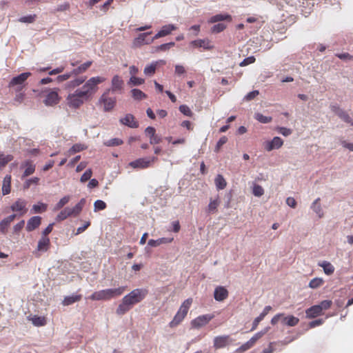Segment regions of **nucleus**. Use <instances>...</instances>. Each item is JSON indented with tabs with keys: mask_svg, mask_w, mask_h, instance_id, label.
<instances>
[{
	"mask_svg": "<svg viewBox=\"0 0 353 353\" xmlns=\"http://www.w3.org/2000/svg\"><path fill=\"white\" fill-rule=\"evenodd\" d=\"M13 156L11 154L5 155L3 154L0 158V169L4 168L9 162L12 161Z\"/></svg>",
	"mask_w": 353,
	"mask_h": 353,
	"instance_id": "de8ad7c7",
	"label": "nucleus"
},
{
	"mask_svg": "<svg viewBox=\"0 0 353 353\" xmlns=\"http://www.w3.org/2000/svg\"><path fill=\"white\" fill-rule=\"evenodd\" d=\"M220 203L221 201L219 196H217L215 199L210 198V203L208 205L207 212L210 214L216 213Z\"/></svg>",
	"mask_w": 353,
	"mask_h": 353,
	"instance_id": "b1692460",
	"label": "nucleus"
},
{
	"mask_svg": "<svg viewBox=\"0 0 353 353\" xmlns=\"http://www.w3.org/2000/svg\"><path fill=\"white\" fill-rule=\"evenodd\" d=\"M103 77H94L88 80L83 85L81 94L85 95V99L90 98L98 90L97 85L105 81Z\"/></svg>",
	"mask_w": 353,
	"mask_h": 353,
	"instance_id": "7ed1b4c3",
	"label": "nucleus"
},
{
	"mask_svg": "<svg viewBox=\"0 0 353 353\" xmlns=\"http://www.w3.org/2000/svg\"><path fill=\"white\" fill-rule=\"evenodd\" d=\"M318 265L323 268L325 274L327 275H331L334 272V267L331 264V263L327 261L319 262Z\"/></svg>",
	"mask_w": 353,
	"mask_h": 353,
	"instance_id": "c85d7f7f",
	"label": "nucleus"
},
{
	"mask_svg": "<svg viewBox=\"0 0 353 353\" xmlns=\"http://www.w3.org/2000/svg\"><path fill=\"white\" fill-rule=\"evenodd\" d=\"M177 27L172 24L163 26L153 37V39H158L161 37L169 35L173 30H176Z\"/></svg>",
	"mask_w": 353,
	"mask_h": 353,
	"instance_id": "a211bd4d",
	"label": "nucleus"
},
{
	"mask_svg": "<svg viewBox=\"0 0 353 353\" xmlns=\"http://www.w3.org/2000/svg\"><path fill=\"white\" fill-rule=\"evenodd\" d=\"M69 216H72L70 208H65L58 214L56 217V220L57 221H61L66 219Z\"/></svg>",
	"mask_w": 353,
	"mask_h": 353,
	"instance_id": "ea45409f",
	"label": "nucleus"
},
{
	"mask_svg": "<svg viewBox=\"0 0 353 353\" xmlns=\"http://www.w3.org/2000/svg\"><path fill=\"white\" fill-rule=\"evenodd\" d=\"M269 330L268 327L256 333L248 341L252 347H253L256 341L259 340L263 335H265Z\"/></svg>",
	"mask_w": 353,
	"mask_h": 353,
	"instance_id": "58836bf2",
	"label": "nucleus"
},
{
	"mask_svg": "<svg viewBox=\"0 0 353 353\" xmlns=\"http://www.w3.org/2000/svg\"><path fill=\"white\" fill-rule=\"evenodd\" d=\"M124 82L119 75H114L112 79L111 90L112 92H121L123 89Z\"/></svg>",
	"mask_w": 353,
	"mask_h": 353,
	"instance_id": "5701e85b",
	"label": "nucleus"
},
{
	"mask_svg": "<svg viewBox=\"0 0 353 353\" xmlns=\"http://www.w3.org/2000/svg\"><path fill=\"white\" fill-rule=\"evenodd\" d=\"M11 191V176L6 175L3 181L2 193L3 195L8 194Z\"/></svg>",
	"mask_w": 353,
	"mask_h": 353,
	"instance_id": "c756f323",
	"label": "nucleus"
},
{
	"mask_svg": "<svg viewBox=\"0 0 353 353\" xmlns=\"http://www.w3.org/2000/svg\"><path fill=\"white\" fill-rule=\"evenodd\" d=\"M214 183L218 190H223L227 186V182L221 174H218L216 176Z\"/></svg>",
	"mask_w": 353,
	"mask_h": 353,
	"instance_id": "f704fd0d",
	"label": "nucleus"
},
{
	"mask_svg": "<svg viewBox=\"0 0 353 353\" xmlns=\"http://www.w3.org/2000/svg\"><path fill=\"white\" fill-rule=\"evenodd\" d=\"M148 294V290L146 288H137L124 296L121 303L117 308L116 312L118 315H123L130 311L132 307L141 302Z\"/></svg>",
	"mask_w": 353,
	"mask_h": 353,
	"instance_id": "f257e3e1",
	"label": "nucleus"
},
{
	"mask_svg": "<svg viewBox=\"0 0 353 353\" xmlns=\"http://www.w3.org/2000/svg\"><path fill=\"white\" fill-rule=\"evenodd\" d=\"M50 246V241L48 236H41L39 239L36 251L34 252L37 257L40 256L39 252H47Z\"/></svg>",
	"mask_w": 353,
	"mask_h": 353,
	"instance_id": "ddd939ff",
	"label": "nucleus"
},
{
	"mask_svg": "<svg viewBox=\"0 0 353 353\" xmlns=\"http://www.w3.org/2000/svg\"><path fill=\"white\" fill-rule=\"evenodd\" d=\"M228 291L223 286H218L215 288L214 297L217 301H223L228 296Z\"/></svg>",
	"mask_w": 353,
	"mask_h": 353,
	"instance_id": "412c9836",
	"label": "nucleus"
},
{
	"mask_svg": "<svg viewBox=\"0 0 353 353\" xmlns=\"http://www.w3.org/2000/svg\"><path fill=\"white\" fill-rule=\"evenodd\" d=\"M337 116L346 123H352V119L350 115L343 110L339 111V113L337 114Z\"/></svg>",
	"mask_w": 353,
	"mask_h": 353,
	"instance_id": "13d9d810",
	"label": "nucleus"
},
{
	"mask_svg": "<svg viewBox=\"0 0 353 353\" xmlns=\"http://www.w3.org/2000/svg\"><path fill=\"white\" fill-rule=\"evenodd\" d=\"M86 149V146L83 144L76 143L72 146V148L68 151V155L74 154L77 152H81Z\"/></svg>",
	"mask_w": 353,
	"mask_h": 353,
	"instance_id": "37998d69",
	"label": "nucleus"
},
{
	"mask_svg": "<svg viewBox=\"0 0 353 353\" xmlns=\"http://www.w3.org/2000/svg\"><path fill=\"white\" fill-rule=\"evenodd\" d=\"M252 193L256 196H261L264 194V190L261 185L255 184L253 187Z\"/></svg>",
	"mask_w": 353,
	"mask_h": 353,
	"instance_id": "bf43d9fd",
	"label": "nucleus"
},
{
	"mask_svg": "<svg viewBox=\"0 0 353 353\" xmlns=\"http://www.w3.org/2000/svg\"><path fill=\"white\" fill-rule=\"evenodd\" d=\"M158 63V61H155L145 66L143 71L144 74L147 76H152L156 72Z\"/></svg>",
	"mask_w": 353,
	"mask_h": 353,
	"instance_id": "a19ab883",
	"label": "nucleus"
},
{
	"mask_svg": "<svg viewBox=\"0 0 353 353\" xmlns=\"http://www.w3.org/2000/svg\"><path fill=\"white\" fill-rule=\"evenodd\" d=\"M92 174V171L91 169L87 170L81 176L80 181L82 183H85L87 181L90 180Z\"/></svg>",
	"mask_w": 353,
	"mask_h": 353,
	"instance_id": "e2e57ef3",
	"label": "nucleus"
},
{
	"mask_svg": "<svg viewBox=\"0 0 353 353\" xmlns=\"http://www.w3.org/2000/svg\"><path fill=\"white\" fill-rule=\"evenodd\" d=\"M226 28V26L223 23H218L212 26V32L213 33H219L223 31Z\"/></svg>",
	"mask_w": 353,
	"mask_h": 353,
	"instance_id": "0e129e2a",
	"label": "nucleus"
},
{
	"mask_svg": "<svg viewBox=\"0 0 353 353\" xmlns=\"http://www.w3.org/2000/svg\"><path fill=\"white\" fill-rule=\"evenodd\" d=\"M82 298V296L81 294H75L72 296H65L63 301L62 304L63 305H70L73 304L75 302L79 301Z\"/></svg>",
	"mask_w": 353,
	"mask_h": 353,
	"instance_id": "2f4dec72",
	"label": "nucleus"
},
{
	"mask_svg": "<svg viewBox=\"0 0 353 353\" xmlns=\"http://www.w3.org/2000/svg\"><path fill=\"white\" fill-rule=\"evenodd\" d=\"M37 18L36 14H30L21 17L19 21L22 23H33Z\"/></svg>",
	"mask_w": 353,
	"mask_h": 353,
	"instance_id": "4d7b16f0",
	"label": "nucleus"
},
{
	"mask_svg": "<svg viewBox=\"0 0 353 353\" xmlns=\"http://www.w3.org/2000/svg\"><path fill=\"white\" fill-rule=\"evenodd\" d=\"M174 42H170L167 43L161 44L156 48V52L158 51H167L170 50L172 47L174 46Z\"/></svg>",
	"mask_w": 353,
	"mask_h": 353,
	"instance_id": "6e6d98bb",
	"label": "nucleus"
},
{
	"mask_svg": "<svg viewBox=\"0 0 353 353\" xmlns=\"http://www.w3.org/2000/svg\"><path fill=\"white\" fill-rule=\"evenodd\" d=\"M107 207L106 203L102 200H97L94 203V210L97 212L99 210H103Z\"/></svg>",
	"mask_w": 353,
	"mask_h": 353,
	"instance_id": "5fc2aeb1",
	"label": "nucleus"
},
{
	"mask_svg": "<svg viewBox=\"0 0 353 353\" xmlns=\"http://www.w3.org/2000/svg\"><path fill=\"white\" fill-rule=\"evenodd\" d=\"M179 109L182 114L187 117H192L193 116V112L187 105H181Z\"/></svg>",
	"mask_w": 353,
	"mask_h": 353,
	"instance_id": "864d4df0",
	"label": "nucleus"
},
{
	"mask_svg": "<svg viewBox=\"0 0 353 353\" xmlns=\"http://www.w3.org/2000/svg\"><path fill=\"white\" fill-rule=\"evenodd\" d=\"M214 317V316L210 314L199 316L191 321V325L193 328H201L206 325Z\"/></svg>",
	"mask_w": 353,
	"mask_h": 353,
	"instance_id": "9b49d317",
	"label": "nucleus"
},
{
	"mask_svg": "<svg viewBox=\"0 0 353 353\" xmlns=\"http://www.w3.org/2000/svg\"><path fill=\"white\" fill-rule=\"evenodd\" d=\"M152 34V32H144L139 34V36L134 39L133 41V45L134 47H140L144 44H150L152 43L155 39H146L148 35Z\"/></svg>",
	"mask_w": 353,
	"mask_h": 353,
	"instance_id": "2eb2a0df",
	"label": "nucleus"
},
{
	"mask_svg": "<svg viewBox=\"0 0 353 353\" xmlns=\"http://www.w3.org/2000/svg\"><path fill=\"white\" fill-rule=\"evenodd\" d=\"M125 286H121L117 288H108L93 292L89 299L92 301H109L121 296L125 291Z\"/></svg>",
	"mask_w": 353,
	"mask_h": 353,
	"instance_id": "f03ea898",
	"label": "nucleus"
},
{
	"mask_svg": "<svg viewBox=\"0 0 353 353\" xmlns=\"http://www.w3.org/2000/svg\"><path fill=\"white\" fill-rule=\"evenodd\" d=\"M39 181V178H38V177H34L32 179H28L25 182V183L23 185V188L28 189L30 187L32 183L37 185Z\"/></svg>",
	"mask_w": 353,
	"mask_h": 353,
	"instance_id": "338daca9",
	"label": "nucleus"
},
{
	"mask_svg": "<svg viewBox=\"0 0 353 353\" xmlns=\"http://www.w3.org/2000/svg\"><path fill=\"white\" fill-rule=\"evenodd\" d=\"M254 118L262 123H268L272 121V118L271 117L264 116L261 113H256Z\"/></svg>",
	"mask_w": 353,
	"mask_h": 353,
	"instance_id": "8fccbe9b",
	"label": "nucleus"
},
{
	"mask_svg": "<svg viewBox=\"0 0 353 353\" xmlns=\"http://www.w3.org/2000/svg\"><path fill=\"white\" fill-rule=\"evenodd\" d=\"M173 240H174L173 238H165V237L160 238L157 240L150 239L148 241V245L151 247H157L161 244L170 243L172 242Z\"/></svg>",
	"mask_w": 353,
	"mask_h": 353,
	"instance_id": "bb28decb",
	"label": "nucleus"
},
{
	"mask_svg": "<svg viewBox=\"0 0 353 353\" xmlns=\"http://www.w3.org/2000/svg\"><path fill=\"white\" fill-rule=\"evenodd\" d=\"M70 8V5L68 2H65L62 4L59 5L54 10V12H61L68 10Z\"/></svg>",
	"mask_w": 353,
	"mask_h": 353,
	"instance_id": "052dcab7",
	"label": "nucleus"
},
{
	"mask_svg": "<svg viewBox=\"0 0 353 353\" xmlns=\"http://www.w3.org/2000/svg\"><path fill=\"white\" fill-rule=\"evenodd\" d=\"M232 21V17H231V15H230L228 14H216L214 16H212L210 19L209 22L213 23H216V22H218V21Z\"/></svg>",
	"mask_w": 353,
	"mask_h": 353,
	"instance_id": "7c9ffc66",
	"label": "nucleus"
},
{
	"mask_svg": "<svg viewBox=\"0 0 353 353\" xmlns=\"http://www.w3.org/2000/svg\"><path fill=\"white\" fill-rule=\"evenodd\" d=\"M157 157L139 158L129 163V166L134 169H145L150 167L152 163L157 161Z\"/></svg>",
	"mask_w": 353,
	"mask_h": 353,
	"instance_id": "0eeeda50",
	"label": "nucleus"
},
{
	"mask_svg": "<svg viewBox=\"0 0 353 353\" xmlns=\"http://www.w3.org/2000/svg\"><path fill=\"white\" fill-rule=\"evenodd\" d=\"M59 89L50 90L46 96L43 102L46 105L53 106L58 104L61 100V97L58 93Z\"/></svg>",
	"mask_w": 353,
	"mask_h": 353,
	"instance_id": "9d476101",
	"label": "nucleus"
},
{
	"mask_svg": "<svg viewBox=\"0 0 353 353\" xmlns=\"http://www.w3.org/2000/svg\"><path fill=\"white\" fill-rule=\"evenodd\" d=\"M269 330L268 327L256 333L248 341L252 347H253L256 341L259 340L263 335H265Z\"/></svg>",
	"mask_w": 353,
	"mask_h": 353,
	"instance_id": "c9c22d12",
	"label": "nucleus"
},
{
	"mask_svg": "<svg viewBox=\"0 0 353 353\" xmlns=\"http://www.w3.org/2000/svg\"><path fill=\"white\" fill-rule=\"evenodd\" d=\"M123 141L119 138L111 139L105 143L108 146H117L123 144Z\"/></svg>",
	"mask_w": 353,
	"mask_h": 353,
	"instance_id": "680f3d73",
	"label": "nucleus"
},
{
	"mask_svg": "<svg viewBox=\"0 0 353 353\" xmlns=\"http://www.w3.org/2000/svg\"><path fill=\"white\" fill-rule=\"evenodd\" d=\"M23 166L26 168L23 174V177H26L32 174L35 171V165L32 163L31 161H26L23 163Z\"/></svg>",
	"mask_w": 353,
	"mask_h": 353,
	"instance_id": "473e14b6",
	"label": "nucleus"
},
{
	"mask_svg": "<svg viewBox=\"0 0 353 353\" xmlns=\"http://www.w3.org/2000/svg\"><path fill=\"white\" fill-rule=\"evenodd\" d=\"M305 313L307 318L312 319L321 315L322 311L320 306L316 305L306 310Z\"/></svg>",
	"mask_w": 353,
	"mask_h": 353,
	"instance_id": "393cba45",
	"label": "nucleus"
},
{
	"mask_svg": "<svg viewBox=\"0 0 353 353\" xmlns=\"http://www.w3.org/2000/svg\"><path fill=\"white\" fill-rule=\"evenodd\" d=\"M320 201V198H317L316 199H315L314 201L311 205V208L318 215L319 218H322L324 216V212L321 208Z\"/></svg>",
	"mask_w": 353,
	"mask_h": 353,
	"instance_id": "a878e982",
	"label": "nucleus"
},
{
	"mask_svg": "<svg viewBox=\"0 0 353 353\" xmlns=\"http://www.w3.org/2000/svg\"><path fill=\"white\" fill-rule=\"evenodd\" d=\"M131 93H132V97L135 100L141 101V100H143V99H145L147 98V94H145L143 92H142L139 89H137V88L132 89L131 90Z\"/></svg>",
	"mask_w": 353,
	"mask_h": 353,
	"instance_id": "79ce46f5",
	"label": "nucleus"
},
{
	"mask_svg": "<svg viewBox=\"0 0 353 353\" xmlns=\"http://www.w3.org/2000/svg\"><path fill=\"white\" fill-rule=\"evenodd\" d=\"M92 62L91 61H88L83 64H81L80 66H79L77 68H74L72 72L73 75H78L79 74H81L84 72H85L92 65Z\"/></svg>",
	"mask_w": 353,
	"mask_h": 353,
	"instance_id": "72a5a7b5",
	"label": "nucleus"
},
{
	"mask_svg": "<svg viewBox=\"0 0 353 353\" xmlns=\"http://www.w3.org/2000/svg\"><path fill=\"white\" fill-rule=\"evenodd\" d=\"M324 283V281L322 278H314L312 279L309 283V287L312 289H316L321 287Z\"/></svg>",
	"mask_w": 353,
	"mask_h": 353,
	"instance_id": "c03bdc74",
	"label": "nucleus"
},
{
	"mask_svg": "<svg viewBox=\"0 0 353 353\" xmlns=\"http://www.w3.org/2000/svg\"><path fill=\"white\" fill-rule=\"evenodd\" d=\"M283 144V140L279 137H275L272 141L265 142L264 143V148L267 151L270 152L274 149L280 148Z\"/></svg>",
	"mask_w": 353,
	"mask_h": 353,
	"instance_id": "dca6fc26",
	"label": "nucleus"
},
{
	"mask_svg": "<svg viewBox=\"0 0 353 353\" xmlns=\"http://www.w3.org/2000/svg\"><path fill=\"white\" fill-rule=\"evenodd\" d=\"M120 123L132 128L139 127L138 121L135 120L134 117L131 114H127L123 118H121Z\"/></svg>",
	"mask_w": 353,
	"mask_h": 353,
	"instance_id": "aec40b11",
	"label": "nucleus"
},
{
	"mask_svg": "<svg viewBox=\"0 0 353 353\" xmlns=\"http://www.w3.org/2000/svg\"><path fill=\"white\" fill-rule=\"evenodd\" d=\"M30 76V72H23L17 77H13L9 83V87L11 88L16 86L17 91L21 90L23 83Z\"/></svg>",
	"mask_w": 353,
	"mask_h": 353,
	"instance_id": "1a4fd4ad",
	"label": "nucleus"
},
{
	"mask_svg": "<svg viewBox=\"0 0 353 353\" xmlns=\"http://www.w3.org/2000/svg\"><path fill=\"white\" fill-rule=\"evenodd\" d=\"M190 44L194 48H203L204 50H211L214 48L212 42L208 39H196L192 41Z\"/></svg>",
	"mask_w": 353,
	"mask_h": 353,
	"instance_id": "6ab92c4d",
	"label": "nucleus"
},
{
	"mask_svg": "<svg viewBox=\"0 0 353 353\" xmlns=\"http://www.w3.org/2000/svg\"><path fill=\"white\" fill-rule=\"evenodd\" d=\"M70 200V196H65L61 198L59 201L55 205L54 208V211H57L61 209L65 205H66Z\"/></svg>",
	"mask_w": 353,
	"mask_h": 353,
	"instance_id": "a18cd8bd",
	"label": "nucleus"
},
{
	"mask_svg": "<svg viewBox=\"0 0 353 353\" xmlns=\"http://www.w3.org/2000/svg\"><path fill=\"white\" fill-rule=\"evenodd\" d=\"M279 321H281L283 325L294 327L299 323V319L293 315L285 316L283 313H279L272 317L271 319V324L275 325Z\"/></svg>",
	"mask_w": 353,
	"mask_h": 353,
	"instance_id": "39448f33",
	"label": "nucleus"
},
{
	"mask_svg": "<svg viewBox=\"0 0 353 353\" xmlns=\"http://www.w3.org/2000/svg\"><path fill=\"white\" fill-rule=\"evenodd\" d=\"M231 341L232 340L229 335L216 336L213 340L214 347L216 350L225 347L230 344Z\"/></svg>",
	"mask_w": 353,
	"mask_h": 353,
	"instance_id": "4468645a",
	"label": "nucleus"
},
{
	"mask_svg": "<svg viewBox=\"0 0 353 353\" xmlns=\"http://www.w3.org/2000/svg\"><path fill=\"white\" fill-rule=\"evenodd\" d=\"M85 77H78L74 79V80L70 81L68 84V87L71 88H74L81 84H82L85 81Z\"/></svg>",
	"mask_w": 353,
	"mask_h": 353,
	"instance_id": "49530a36",
	"label": "nucleus"
},
{
	"mask_svg": "<svg viewBox=\"0 0 353 353\" xmlns=\"http://www.w3.org/2000/svg\"><path fill=\"white\" fill-rule=\"evenodd\" d=\"M17 215L13 214H11L3 219H2L0 222V232L6 234L8 232V228L11 224V223L15 219Z\"/></svg>",
	"mask_w": 353,
	"mask_h": 353,
	"instance_id": "f3484780",
	"label": "nucleus"
},
{
	"mask_svg": "<svg viewBox=\"0 0 353 353\" xmlns=\"http://www.w3.org/2000/svg\"><path fill=\"white\" fill-rule=\"evenodd\" d=\"M10 209L13 212H19L20 216H23L28 212L27 201L21 199H18L10 206Z\"/></svg>",
	"mask_w": 353,
	"mask_h": 353,
	"instance_id": "f8f14e48",
	"label": "nucleus"
},
{
	"mask_svg": "<svg viewBox=\"0 0 353 353\" xmlns=\"http://www.w3.org/2000/svg\"><path fill=\"white\" fill-rule=\"evenodd\" d=\"M192 303V299L191 298L187 299L183 302L173 319L169 323V326L170 327H175L183 321L186 316Z\"/></svg>",
	"mask_w": 353,
	"mask_h": 353,
	"instance_id": "20e7f679",
	"label": "nucleus"
},
{
	"mask_svg": "<svg viewBox=\"0 0 353 353\" xmlns=\"http://www.w3.org/2000/svg\"><path fill=\"white\" fill-rule=\"evenodd\" d=\"M47 210V205L43 203L34 204L32 206V210L34 213L45 212Z\"/></svg>",
	"mask_w": 353,
	"mask_h": 353,
	"instance_id": "3c124183",
	"label": "nucleus"
},
{
	"mask_svg": "<svg viewBox=\"0 0 353 353\" xmlns=\"http://www.w3.org/2000/svg\"><path fill=\"white\" fill-rule=\"evenodd\" d=\"M81 90H77L74 93L68 94L66 100L69 107L72 108H79L84 103L85 95L81 94Z\"/></svg>",
	"mask_w": 353,
	"mask_h": 353,
	"instance_id": "423d86ee",
	"label": "nucleus"
},
{
	"mask_svg": "<svg viewBox=\"0 0 353 353\" xmlns=\"http://www.w3.org/2000/svg\"><path fill=\"white\" fill-rule=\"evenodd\" d=\"M144 82H145V80L143 79L139 78V77L134 76V77H130V79L128 81V84L132 85L133 86H137V85H139L144 83Z\"/></svg>",
	"mask_w": 353,
	"mask_h": 353,
	"instance_id": "603ef678",
	"label": "nucleus"
},
{
	"mask_svg": "<svg viewBox=\"0 0 353 353\" xmlns=\"http://www.w3.org/2000/svg\"><path fill=\"white\" fill-rule=\"evenodd\" d=\"M269 330L268 327L256 333L248 341L252 347H253L256 341L259 340L263 335H265Z\"/></svg>",
	"mask_w": 353,
	"mask_h": 353,
	"instance_id": "e433bc0d",
	"label": "nucleus"
},
{
	"mask_svg": "<svg viewBox=\"0 0 353 353\" xmlns=\"http://www.w3.org/2000/svg\"><path fill=\"white\" fill-rule=\"evenodd\" d=\"M32 322L36 326H43L46 324V320L43 316H34Z\"/></svg>",
	"mask_w": 353,
	"mask_h": 353,
	"instance_id": "09e8293b",
	"label": "nucleus"
},
{
	"mask_svg": "<svg viewBox=\"0 0 353 353\" xmlns=\"http://www.w3.org/2000/svg\"><path fill=\"white\" fill-rule=\"evenodd\" d=\"M41 223V218L39 216L31 217L27 222L26 230L32 232L39 227Z\"/></svg>",
	"mask_w": 353,
	"mask_h": 353,
	"instance_id": "4be33fe9",
	"label": "nucleus"
},
{
	"mask_svg": "<svg viewBox=\"0 0 353 353\" xmlns=\"http://www.w3.org/2000/svg\"><path fill=\"white\" fill-rule=\"evenodd\" d=\"M86 200L85 199H81L78 203L75 205V206L72 208H70V212L72 216H78L81 212L82 211L83 208L85 205Z\"/></svg>",
	"mask_w": 353,
	"mask_h": 353,
	"instance_id": "cd10ccee",
	"label": "nucleus"
},
{
	"mask_svg": "<svg viewBox=\"0 0 353 353\" xmlns=\"http://www.w3.org/2000/svg\"><path fill=\"white\" fill-rule=\"evenodd\" d=\"M110 91V89L106 90L99 99V103L103 104V110L105 112L112 110L116 104V99L114 97H108Z\"/></svg>",
	"mask_w": 353,
	"mask_h": 353,
	"instance_id": "6e6552de",
	"label": "nucleus"
},
{
	"mask_svg": "<svg viewBox=\"0 0 353 353\" xmlns=\"http://www.w3.org/2000/svg\"><path fill=\"white\" fill-rule=\"evenodd\" d=\"M269 330L268 327L256 333L248 341L252 347H253L256 341L259 340L263 335H265Z\"/></svg>",
	"mask_w": 353,
	"mask_h": 353,
	"instance_id": "4c0bfd02",
	"label": "nucleus"
},
{
	"mask_svg": "<svg viewBox=\"0 0 353 353\" xmlns=\"http://www.w3.org/2000/svg\"><path fill=\"white\" fill-rule=\"evenodd\" d=\"M255 57L254 56L248 57L245 59H244L239 64L240 66L243 67L246 66L249 64L253 63L255 62Z\"/></svg>",
	"mask_w": 353,
	"mask_h": 353,
	"instance_id": "69168bd1",
	"label": "nucleus"
},
{
	"mask_svg": "<svg viewBox=\"0 0 353 353\" xmlns=\"http://www.w3.org/2000/svg\"><path fill=\"white\" fill-rule=\"evenodd\" d=\"M276 130L278 131L279 133L281 134L285 137L290 135L292 132L291 129L285 127H278L276 128Z\"/></svg>",
	"mask_w": 353,
	"mask_h": 353,
	"instance_id": "774afa93",
	"label": "nucleus"
}]
</instances>
